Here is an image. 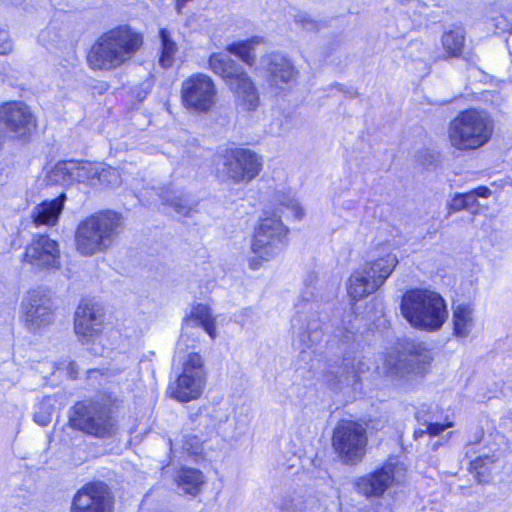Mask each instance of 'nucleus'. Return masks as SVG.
<instances>
[{"instance_id": "f257e3e1", "label": "nucleus", "mask_w": 512, "mask_h": 512, "mask_svg": "<svg viewBox=\"0 0 512 512\" xmlns=\"http://www.w3.org/2000/svg\"><path fill=\"white\" fill-rule=\"evenodd\" d=\"M143 41L142 33L129 25H119L102 34L91 47L88 64L93 70H115L135 56Z\"/></svg>"}, {"instance_id": "f03ea898", "label": "nucleus", "mask_w": 512, "mask_h": 512, "mask_svg": "<svg viewBox=\"0 0 512 512\" xmlns=\"http://www.w3.org/2000/svg\"><path fill=\"white\" fill-rule=\"evenodd\" d=\"M400 310L413 328L426 332L439 331L448 318L445 299L427 288L407 290L402 297Z\"/></svg>"}, {"instance_id": "7ed1b4c3", "label": "nucleus", "mask_w": 512, "mask_h": 512, "mask_svg": "<svg viewBox=\"0 0 512 512\" xmlns=\"http://www.w3.org/2000/svg\"><path fill=\"white\" fill-rule=\"evenodd\" d=\"M123 228L122 215L106 210L93 214L79 223L75 232V248L85 257L106 251Z\"/></svg>"}, {"instance_id": "20e7f679", "label": "nucleus", "mask_w": 512, "mask_h": 512, "mask_svg": "<svg viewBox=\"0 0 512 512\" xmlns=\"http://www.w3.org/2000/svg\"><path fill=\"white\" fill-rule=\"evenodd\" d=\"M494 122L485 110L470 108L461 111L448 127V137L458 150H476L489 142Z\"/></svg>"}, {"instance_id": "39448f33", "label": "nucleus", "mask_w": 512, "mask_h": 512, "mask_svg": "<svg viewBox=\"0 0 512 512\" xmlns=\"http://www.w3.org/2000/svg\"><path fill=\"white\" fill-rule=\"evenodd\" d=\"M398 264L394 253L379 254L354 271L347 286L349 297L359 301L376 292L389 278Z\"/></svg>"}, {"instance_id": "423d86ee", "label": "nucleus", "mask_w": 512, "mask_h": 512, "mask_svg": "<svg viewBox=\"0 0 512 512\" xmlns=\"http://www.w3.org/2000/svg\"><path fill=\"white\" fill-rule=\"evenodd\" d=\"M287 231L278 217H266L260 221L251 241L253 254L249 259L251 269H259L264 263L281 254Z\"/></svg>"}, {"instance_id": "0eeeda50", "label": "nucleus", "mask_w": 512, "mask_h": 512, "mask_svg": "<svg viewBox=\"0 0 512 512\" xmlns=\"http://www.w3.org/2000/svg\"><path fill=\"white\" fill-rule=\"evenodd\" d=\"M69 422L74 429L99 439L110 438L117 431V423L109 407L97 402L77 403Z\"/></svg>"}, {"instance_id": "6e6552de", "label": "nucleus", "mask_w": 512, "mask_h": 512, "mask_svg": "<svg viewBox=\"0 0 512 512\" xmlns=\"http://www.w3.org/2000/svg\"><path fill=\"white\" fill-rule=\"evenodd\" d=\"M366 428L359 422L340 420L333 430L332 447L345 464H356L366 452Z\"/></svg>"}, {"instance_id": "1a4fd4ad", "label": "nucleus", "mask_w": 512, "mask_h": 512, "mask_svg": "<svg viewBox=\"0 0 512 512\" xmlns=\"http://www.w3.org/2000/svg\"><path fill=\"white\" fill-rule=\"evenodd\" d=\"M431 359V352L422 343L408 341L389 353L385 363L391 376L408 377L423 374Z\"/></svg>"}, {"instance_id": "9d476101", "label": "nucleus", "mask_w": 512, "mask_h": 512, "mask_svg": "<svg viewBox=\"0 0 512 512\" xmlns=\"http://www.w3.org/2000/svg\"><path fill=\"white\" fill-rule=\"evenodd\" d=\"M206 371L203 359L198 353L188 354L183 362V372L169 385L168 392L179 402L198 399L203 393Z\"/></svg>"}, {"instance_id": "9b49d317", "label": "nucleus", "mask_w": 512, "mask_h": 512, "mask_svg": "<svg viewBox=\"0 0 512 512\" xmlns=\"http://www.w3.org/2000/svg\"><path fill=\"white\" fill-rule=\"evenodd\" d=\"M54 302L47 290L29 291L21 303V314L29 332L41 333L54 322Z\"/></svg>"}, {"instance_id": "f8f14e48", "label": "nucleus", "mask_w": 512, "mask_h": 512, "mask_svg": "<svg viewBox=\"0 0 512 512\" xmlns=\"http://www.w3.org/2000/svg\"><path fill=\"white\" fill-rule=\"evenodd\" d=\"M312 298L311 291L302 296L296 304V316L292 319L293 328L298 329L300 342L308 348L318 344L324 335L318 305Z\"/></svg>"}, {"instance_id": "ddd939ff", "label": "nucleus", "mask_w": 512, "mask_h": 512, "mask_svg": "<svg viewBox=\"0 0 512 512\" xmlns=\"http://www.w3.org/2000/svg\"><path fill=\"white\" fill-rule=\"evenodd\" d=\"M181 99L187 109L200 113L208 112L216 104V85L206 74H193L182 83Z\"/></svg>"}, {"instance_id": "4468645a", "label": "nucleus", "mask_w": 512, "mask_h": 512, "mask_svg": "<svg viewBox=\"0 0 512 512\" xmlns=\"http://www.w3.org/2000/svg\"><path fill=\"white\" fill-rule=\"evenodd\" d=\"M0 125L13 137L26 139L36 127V118L24 102L12 101L0 106Z\"/></svg>"}, {"instance_id": "2eb2a0df", "label": "nucleus", "mask_w": 512, "mask_h": 512, "mask_svg": "<svg viewBox=\"0 0 512 512\" xmlns=\"http://www.w3.org/2000/svg\"><path fill=\"white\" fill-rule=\"evenodd\" d=\"M71 512H113V498L103 482L85 484L74 496Z\"/></svg>"}, {"instance_id": "dca6fc26", "label": "nucleus", "mask_w": 512, "mask_h": 512, "mask_svg": "<svg viewBox=\"0 0 512 512\" xmlns=\"http://www.w3.org/2000/svg\"><path fill=\"white\" fill-rule=\"evenodd\" d=\"M23 262L39 269L58 268L60 265L58 242L48 235H34L26 247Z\"/></svg>"}, {"instance_id": "f3484780", "label": "nucleus", "mask_w": 512, "mask_h": 512, "mask_svg": "<svg viewBox=\"0 0 512 512\" xmlns=\"http://www.w3.org/2000/svg\"><path fill=\"white\" fill-rule=\"evenodd\" d=\"M402 469L397 461H388L380 469L362 477L358 481L359 489L367 497L381 496L398 479V473Z\"/></svg>"}, {"instance_id": "a211bd4d", "label": "nucleus", "mask_w": 512, "mask_h": 512, "mask_svg": "<svg viewBox=\"0 0 512 512\" xmlns=\"http://www.w3.org/2000/svg\"><path fill=\"white\" fill-rule=\"evenodd\" d=\"M103 328L102 309L92 303H81L76 312L74 320L75 333L84 340H89L101 333Z\"/></svg>"}, {"instance_id": "6ab92c4d", "label": "nucleus", "mask_w": 512, "mask_h": 512, "mask_svg": "<svg viewBox=\"0 0 512 512\" xmlns=\"http://www.w3.org/2000/svg\"><path fill=\"white\" fill-rule=\"evenodd\" d=\"M202 327L203 330L212 338L215 339L216 325L215 317L212 315L211 309L204 304H196L192 307L190 315L184 319L183 332L177 343V354L184 352L187 345V332L189 328Z\"/></svg>"}, {"instance_id": "aec40b11", "label": "nucleus", "mask_w": 512, "mask_h": 512, "mask_svg": "<svg viewBox=\"0 0 512 512\" xmlns=\"http://www.w3.org/2000/svg\"><path fill=\"white\" fill-rule=\"evenodd\" d=\"M260 66L268 72L271 85L277 88L293 81L297 74L290 59L278 53L261 57Z\"/></svg>"}, {"instance_id": "412c9836", "label": "nucleus", "mask_w": 512, "mask_h": 512, "mask_svg": "<svg viewBox=\"0 0 512 512\" xmlns=\"http://www.w3.org/2000/svg\"><path fill=\"white\" fill-rule=\"evenodd\" d=\"M77 176L79 182L87 181L93 186L97 184L116 186L121 183L118 171L105 162H79Z\"/></svg>"}, {"instance_id": "4be33fe9", "label": "nucleus", "mask_w": 512, "mask_h": 512, "mask_svg": "<svg viewBox=\"0 0 512 512\" xmlns=\"http://www.w3.org/2000/svg\"><path fill=\"white\" fill-rule=\"evenodd\" d=\"M228 88L233 92L235 103L244 111H255L260 103L259 93L247 72L240 73L233 80H228Z\"/></svg>"}, {"instance_id": "5701e85b", "label": "nucleus", "mask_w": 512, "mask_h": 512, "mask_svg": "<svg viewBox=\"0 0 512 512\" xmlns=\"http://www.w3.org/2000/svg\"><path fill=\"white\" fill-rule=\"evenodd\" d=\"M67 196L61 193L52 200H45L36 205L31 212V219L36 227H53L58 223L59 217L64 209Z\"/></svg>"}, {"instance_id": "b1692460", "label": "nucleus", "mask_w": 512, "mask_h": 512, "mask_svg": "<svg viewBox=\"0 0 512 512\" xmlns=\"http://www.w3.org/2000/svg\"><path fill=\"white\" fill-rule=\"evenodd\" d=\"M217 168L218 177L222 181L232 180L235 183L249 182L261 170L260 162H220Z\"/></svg>"}, {"instance_id": "393cba45", "label": "nucleus", "mask_w": 512, "mask_h": 512, "mask_svg": "<svg viewBox=\"0 0 512 512\" xmlns=\"http://www.w3.org/2000/svg\"><path fill=\"white\" fill-rule=\"evenodd\" d=\"M475 325L474 307L469 303H457L452 306L453 335L467 338Z\"/></svg>"}, {"instance_id": "a878e982", "label": "nucleus", "mask_w": 512, "mask_h": 512, "mask_svg": "<svg viewBox=\"0 0 512 512\" xmlns=\"http://www.w3.org/2000/svg\"><path fill=\"white\" fill-rule=\"evenodd\" d=\"M79 162H49L46 166V179L49 184L68 185L78 181Z\"/></svg>"}, {"instance_id": "bb28decb", "label": "nucleus", "mask_w": 512, "mask_h": 512, "mask_svg": "<svg viewBox=\"0 0 512 512\" xmlns=\"http://www.w3.org/2000/svg\"><path fill=\"white\" fill-rule=\"evenodd\" d=\"M209 68L213 73L219 75L228 85V80L238 77L244 70L227 53H213L209 57Z\"/></svg>"}, {"instance_id": "cd10ccee", "label": "nucleus", "mask_w": 512, "mask_h": 512, "mask_svg": "<svg viewBox=\"0 0 512 512\" xmlns=\"http://www.w3.org/2000/svg\"><path fill=\"white\" fill-rule=\"evenodd\" d=\"M175 481L179 493L195 496L200 492L204 477L201 471L185 467L178 471Z\"/></svg>"}, {"instance_id": "c85d7f7f", "label": "nucleus", "mask_w": 512, "mask_h": 512, "mask_svg": "<svg viewBox=\"0 0 512 512\" xmlns=\"http://www.w3.org/2000/svg\"><path fill=\"white\" fill-rule=\"evenodd\" d=\"M262 42L260 37H252L247 40L233 42L227 46V51L239 57L248 66H253L256 61L255 46Z\"/></svg>"}, {"instance_id": "c756f323", "label": "nucleus", "mask_w": 512, "mask_h": 512, "mask_svg": "<svg viewBox=\"0 0 512 512\" xmlns=\"http://www.w3.org/2000/svg\"><path fill=\"white\" fill-rule=\"evenodd\" d=\"M466 32L462 27H456L442 35V46L450 57H460L465 45Z\"/></svg>"}, {"instance_id": "7c9ffc66", "label": "nucleus", "mask_w": 512, "mask_h": 512, "mask_svg": "<svg viewBox=\"0 0 512 512\" xmlns=\"http://www.w3.org/2000/svg\"><path fill=\"white\" fill-rule=\"evenodd\" d=\"M357 381L358 375L354 367H350L349 364H344L337 371H332L327 378L329 385L338 389L353 386Z\"/></svg>"}, {"instance_id": "2f4dec72", "label": "nucleus", "mask_w": 512, "mask_h": 512, "mask_svg": "<svg viewBox=\"0 0 512 512\" xmlns=\"http://www.w3.org/2000/svg\"><path fill=\"white\" fill-rule=\"evenodd\" d=\"M218 157L224 160H257V154L249 147L234 142L226 143L218 148Z\"/></svg>"}, {"instance_id": "473e14b6", "label": "nucleus", "mask_w": 512, "mask_h": 512, "mask_svg": "<svg viewBox=\"0 0 512 512\" xmlns=\"http://www.w3.org/2000/svg\"><path fill=\"white\" fill-rule=\"evenodd\" d=\"M161 39V55L159 58V64L163 68H169L174 62V56L177 52V44L171 38L170 32L166 29H160L159 32Z\"/></svg>"}, {"instance_id": "72a5a7b5", "label": "nucleus", "mask_w": 512, "mask_h": 512, "mask_svg": "<svg viewBox=\"0 0 512 512\" xmlns=\"http://www.w3.org/2000/svg\"><path fill=\"white\" fill-rule=\"evenodd\" d=\"M159 197L164 204H169L174 207L175 211L181 215H188L191 210L189 201L182 195L178 194L171 188H163L159 193Z\"/></svg>"}, {"instance_id": "f704fd0d", "label": "nucleus", "mask_w": 512, "mask_h": 512, "mask_svg": "<svg viewBox=\"0 0 512 512\" xmlns=\"http://www.w3.org/2000/svg\"><path fill=\"white\" fill-rule=\"evenodd\" d=\"M294 25L297 29H300L306 33H317L322 27V22L314 18L311 14L298 11L293 17Z\"/></svg>"}, {"instance_id": "c9c22d12", "label": "nucleus", "mask_w": 512, "mask_h": 512, "mask_svg": "<svg viewBox=\"0 0 512 512\" xmlns=\"http://www.w3.org/2000/svg\"><path fill=\"white\" fill-rule=\"evenodd\" d=\"M448 216L461 210H467L465 193H455L447 203Z\"/></svg>"}, {"instance_id": "e433bc0d", "label": "nucleus", "mask_w": 512, "mask_h": 512, "mask_svg": "<svg viewBox=\"0 0 512 512\" xmlns=\"http://www.w3.org/2000/svg\"><path fill=\"white\" fill-rule=\"evenodd\" d=\"M51 406H47L44 403H42L39 407V410L35 412L34 414V420L37 424H39L42 427L47 426L52 419V413H51Z\"/></svg>"}, {"instance_id": "4c0bfd02", "label": "nucleus", "mask_w": 512, "mask_h": 512, "mask_svg": "<svg viewBox=\"0 0 512 512\" xmlns=\"http://www.w3.org/2000/svg\"><path fill=\"white\" fill-rule=\"evenodd\" d=\"M280 203L282 206L286 207L287 209H290L295 218L301 219L303 217V209L299 205L298 201L295 200L293 197L284 195L283 199L280 200Z\"/></svg>"}, {"instance_id": "58836bf2", "label": "nucleus", "mask_w": 512, "mask_h": 512, "mask_svg": "<svg viewBox=\"0 0 512 512\" xmlns=\"http://www.w3.org/2000/svg\"><path fill=\"white\" fill-rule=\"evenodd\" d=\"M210 417L215 426H220L228 421L229 411L227 408L217 407L212 410Z\"/></svg>"}, {"instance_id": "ea45409f", "label": "nucleus", "mask_w": 512, "mask_h": 512, "mask_svg": "<svg viewBox=\"0 0 512 512\" xmlns=\"http://www.w3.org/2000/svg\"><path fill=\"white\" fill-rule=\"evenodd\" d=\"M423 425L427 427V432L430 436H437L447 428L453 427L452 422H446L444 424L440 423H432L429 421H424Z\"/></svg>"}, {"instance_id": "a19ab883", "label": "nucleus", "mask_w": 512, "mask_h": 512, "mask_svg": "<svg viewBox=\"0 0 512 512\" xmlns=\"http://www.w3.org/2000/svg\"><path fill=\"white\" fill-rule=\"evenodd\" d=\"M494 462V458L488 456V455H485V456H479L477 457L476 459H474L473 461H471V470L472 471H476L477 474H480L479 470L484 468V466L487 464V463H493Z\"/></svg>"}, {"instance_id": "79ce46f5", "label": "nucleus", "mask_w": 512, "mask_h": 512, "mask_svg": "<svg viewBox=\"0 0 512 512\" xmlns=\"http://www.w3.org/2000/svg\"><path fill=\"white\" fill-rule=\"evenodd\" d=\"M12 50V45L8 34L4 30H0V55H6Z\"/></svg>"}, {"instance_id": "37998d69", "label": "nucleus", "mask_w": 512, "mask_h": 512, "mask_svg": "<svg viewBox=\"0 0 512 512\" xmlns=\"http://www.w3.org/2000/svg\"><path fill=\"white\" fill-rule=\"evenodd\" d=\"M465 202H466L467 210H470L472 208H478V206H479L477 197L470 191L465 193Z\"/></svg>"}, {"instance_id": "c03bdc74", "label": "nucleus", "mask_w": 512, "mask_h": 512, "mask_svg": "<svg viewBox=\"0 0 512 512\" xmlns=\"http://www.w3.org/2000/svg\"><path fill=\"white\" fill-rule=\"evenodd\" d=\"M470 192H472L477 198L478 197L488 198V197H490V195L492 193L491 190L486 186L477 187V188L471 190Z\"/></svg>"}, {"instance_id": "a18cd8bd", "label": "nucleus", "mask_w": 512, "mask_h": 512, "mask_svg": "<svg viewBox=\"0 0 512 512\" xmlns=\"http://www.w3.org/2000/svg\"><path fill=\"white\" fill-rule=\"evenodd\" d=\"M67 371L71 378H76L77 370H76V364L74 362H70L67 365Z\"/></svg>"}, {"instance_id": "49530a36", "label": "nucleus", "mask_w": 512, "mask_h": 512, "mask_svg": "<svg viewBox=\"0 0 512 512\" xmlns=\"http://www.w3.org/2000/svg\"><path fill=\"white\" fill-rule=\"evenodd\" d=\"M425 434H428L427 427H425V429L419 428V429L415 430L414 438L418 439V438L422 437Z\"/></svg>"}, {"instance_id": "de8ad7c7", "label": "nucleus", "mask_w": 512, "mask_h": 512, "mask_svg": "<svg viewBox=\"0 0 512 512\" xmlns=\"http://www.w3.org/2000/svg\"><path fill=\"white\" fill-rule=\"evenodd\" d=\"M183 448L186 450V451H191L193 453H196V449L194 448V446L192 444H188V443H185L183 445Z\"/></svg>"}, {"instance_id": "09e8293b", "label": "nucleus", "mask_w": 512, "mask_h": 512, "mask_svg": "<svg viewBox=\"0 0 512 512\" xmlns=\"http://www.w3.org/2000/svg\"><path fill=\"white\" fill-rule=\"evenodd\" d=\"M48 34H49V30H44V31H42V32L40 33V35H39V40H40L41 42H44V41H45V39H46V36H47Z\"/></svg>"}, {"instance_id": "8fccbe9b", "label": "nucleus", "mask_w": 512, "mask_h": 512, "mask_svg": "<svg viewBox=\"0 0 512 512\" xmlns=\"http://www.w3.org/2000/svg\"><path fill=\"white\" fill-rule=\"evenodd\" d=\"M416 418H417L418 420H420V413H418V414L416 415Z\"/></svg>"}]
</instances>
